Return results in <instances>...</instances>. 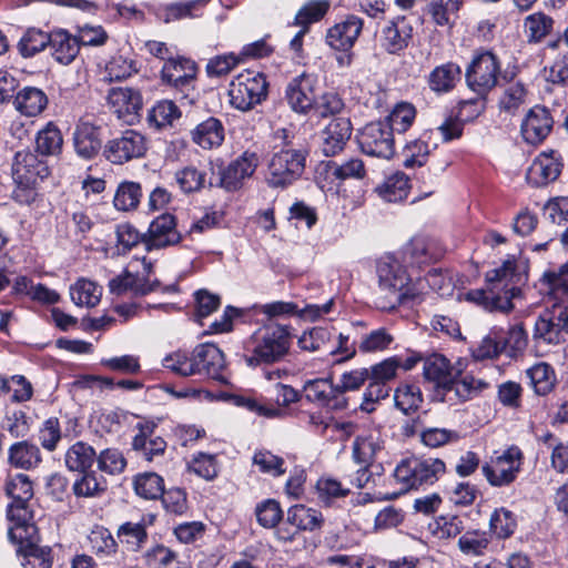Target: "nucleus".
<instances>
[{
    "label": "nucleus",
    "instance_id": "obj_48",
    "mask_svg": "<svg viewBox=\"0 0 568 568\" xmlns=\"http://www.w3.org/2000/svg\"><path fill=\"white\" fill-rule=\"evenodd\" d=\"M180 115V110L172 101L163 100L149 111L148 122L155 129H162L171 125Z\"/></svg>",
    "mask_w": 568,
    "mask_h": 568
},
{
    "label": "nucleus",
    "instance_id": "obj_41",
    "mask_svg": "<svg viewBox=\"0 0 568 568\" xmlns=\"http://www.w3.org/2000/svg\"><path fill=\"white\" fill-rule=\"evenodd\" d=\"M527 100V89L520 81L509 82L499 98V109L507 114H515Z\"/></svg>",
    "mask_w": 568,
    "mask_h": 568
},
{
    "label": "nucleus",
    "instance_id": "obj_14",
    "mask_svg": "<svg viewBox=\"0 0 568 568\" xmlns=\"http://www.w3.org/2000/svg\"><path fill=\"white\" fill-rule=\"evenodd\" d=\"M192 362L196 374L224 383L223 372L226 367L223 352L213 343L197 345L192 352Z\"/></svg>",
    "mask_w": 568,
    "mask_h": 568
},
{
    "label": "nucleus",
    "instance_id": "obj_39",
    "mask_svg": "<svg viewBox=\"0 0 568 568\" xmlns=\"http://www.w3.org/2000/svg\"><path fill=\"white\" fill-rule=\"evenodd\" d=\"M554 19L541 12H534L524 20V30L529 43L541 42L554 28Z\"/></svg>",
    "mask_w": 568,
    "mask_h": 568
},
{
    "label": "nucleus",
    "instance_id": "obj_5",
    "mask_svg": "<svg viewBox=\"0 0 568 568\" xmlns=\"http://www.w3.org/2000/svg\"><path fill=\"white\" fill-rule=\"evenodd\" d=\"M307 151L305 149L281 148L274 151L267 163L266 183L273 189H285L304 173Z\"/></svg>",
    "mask_w": 568,
    "mask_h": 568
},
{
    "label": "nucleus",
    "instance_id": "obj_47",
    "mask_svg": "<svg viewBox=\"0 0 568 568\" xmlns=\"http://www.w3.org/2000/svg\"><path fill=\"white\" fill-rule=\"evenodd\" d=\"M395 406L404 414L418 409L423 402L420 388L413 384H402L394 393Z\"/></svg>",
    "mask_w": 568,
    "mask_h": 568
},
{
    "label": "nucleus",
    "instance_id": "obj_38",
    "mask_svg": "<svg viewBox=\"0 0 568 568\" xmlns=\"http://www.w3.org/2000/svg\"><path fill=\"white\" fill-rule=\"evenodd\" d=\"M322 514L304 505L292 506L287 511V523L294 526L296 530H315L323 524Z\"/></svg>",
    "mask_w": 568,
    "mask_h": 568
},
{
    "label": "nucleus",
    "instance_id": "obj_53",
    "mask_svg": "<svg viewBox=\"0 0 568 568\" xmlns=\"http://www.w3.org/2000/svg\"><path fill=\"white\" fill-rule=\"evenodd\" d=\"M135 493L145 499H156L164 494L163 479L155 473H145L135 477Z\"/></svg>",
    "mask_w": 568,
    "mask_h": 568
},
{
    "label": "nucleus",
    "instance_id": "obj_32",
    "mask_svg": "<svg viewBox=\"0 0 568 568\" xmlns=\"http://www.w3.org/2000/svg\"><path fill=\"white\" fill-rule=\"evenodd\" d=\"M48 102V97L41 89L24 87L17 93L14 106L21 114L32 118L41 114Z\"/></svg>",
    "mask_w": 568,
    "mask_h": 568
},
{
    "label": "nucleus",
    "instance_id": "obj_34",
    "mask_svg": "<svg viewBox=\"0 0 568 568\" xmlns=\"http://www.w3.org/2000/svg\"><path fill=\"white\" fill-rule=\"evenodd\" d=\"M556 315L557 310L555 305L552 311L547 310L537 318L532 333L535 341L556 345L564 339L559 320H557Z\"/></svg>",
    "mask_w": 568,
    "mask_h": 568
},
{
    "label": "nucleus",
    "instance_id": "obj_45",
    "mask_svg": "<svg viewBox=\"0 0 568 568\" xmlns=\"http://www.w3.org/2000/svg\"><path fill=\"white\" fill-rule=\"evenodd\" d=\"M490 544L489 534L481 530H468L458 539V549L466 556H483Z\"/></svg>",
    "mask_w": 568,
    "mask_h": 568
},
{
    "label": "nucleus",
    "instance_id": "obj_57",
    "mask_svg": "<svg viewBox=\"0 0 568 568\" xmlns=\"http://www.w3.org/2000/svg\"><path fill=\"white\" fill-rule=\"evenodd\" d=\"M394 342L393 335L386 328H377L363 336L358 349L362 353L382 352Z\"/></svg>",
    "mask_w": 568,
    "mask_h": 568
},
{
    "label": "nucleus",
    "instance_id": "obj_16",
    "mask_svg": "<svg viewBox=\"0 0 568 568\" xmlns=\"http://www.w3.org/2000/svg\"><path fill=\"white\" fill-rule=\"evenodd\" d=\"M260 163V156L256 152L246 150L221 173V186L227 191L237 190L245 179L251 178Z\"/></svg>",
    "mask_w": 568,
    "mask_h": 568
},
{
    "label": "nucleus",
    "instance_id": "obj_1",
    "mask_svg": "<svg viewBox=\"0 0 568 568\" xmlns=\"http://www.w3.org/2000/svg\"><path fill=\"white\" fill-rule=\"evenodd\" d=\"M527 264L515 256L486 273V287L467 293V298L484 308L507 313L513 310V298L520 293V286L527 282Z\"/></svg>",
    "mask_w": 568,
    "mask_h": 568
},
{
    "label": "nucleus",
    "instance_id": "obj_8",
    "mask_svg": "<svg viewBox=\"0 0 568 568\" xmlns=\"http://www.w3.org/2000/svg\"><path fill=\"white\" fill-rule=\"evenodd\" d=\"M524 459V453L518 446H508L501 452H495L490 462L483 466V474L494 487L508 486L517 479Z\"/></svg>",
    "mask_w": 568,
    "mask_h": 568
},
{
    "label": "nucleus",
    "instance_id": "obj_64",
    "mask_svg": "<svg viewBox=\"0 0 568 568\" xmlns=\"http://www.w3.org/2000/svg\"><path fill=\"white\" fill-rule=\"evenodd\" d=\"M163 367L183 377L195 375L192 355L178 351L166 355L162 361Z\"/></svg>",
    "mask_w": 568,
    "mask_h": 568
},
{
    "label": "nucleus",
    "instance_id": "obj_25",
    "mask_svg": "<svg viewBox=\"0 0 568 568\" xmlns=\"http://www.w3.org/2000/svg\"><path fill=\"white\" fill-rule=\"evenodd\" d=\"M180 239L174 216L162 214L150 224L145 245L149 250L162 248L179 243Z\"/></svg>",
    "mask_w": 568,
    "mask_h": 568
},
{
    "label": "nucleus",
    "instance_id": "obj_54",
    "mask_svg": "<svg viewBox=\"0 0 568 568\" xmlns=\"http://www.w3.org/2000/svg\"><path fill=\"white\" fill-rule=\"evenodd\" d=\"M489 527L497 538H508L517 527L516 517L506 508L496 509L490 516Z\"/></svg>",
    "mask_w": 568,
    "mask_h": 568
},
{
    "label": "nucleus",
    "instance_id": "obj_27",
    "mask_svg": "<svg viewBox=\"0 0 568 568\" xmlns=\"http://www.w3.org/2000/svg\"><path fill=\"white\" fill-rule=\"evenodd\" d=\"M37 531L28 538H9L20 545L21 565L24 568H50L52 565L51 549L36 544Z\"/></svg>",
    "mask_w": 568,
    "mask_h": 568
},
{
    "label": "nucleus",
    "instance_id": "obj_52",
    "mask_svg": "<svg viewBox=\"0 0 568 568\" xmlns=\"http://www.w3.org/2000/svg\"><path fill=\"white\" fill-rule=\"evenodd\" d=\"M51 33L48 34L39 29H29L19 42L20 53L30 58L50 45Z\"/></svg>",
    "mask_w": 568,
    "mask_h": 568
},
{
    "label": "nucleus",
    "instance_id": "obj_63",
    "mask_svg": "<svg viewBox=\"0 0 568 568\" xmlns=\"http://www.w3.org/2000/svg\"><path fill=\"white\" fill-rule=\"evenodd\" d=\"M429 155L428 144L420 140L407 143L403 150V165L407 169L422 166Z\"/></svg>",
    "mask_w": 568,
    "mask_h": 568
},
{
    "label": "nucleus",
    "instance_id": "obj_30",
    "mask_svg": "<svg viewBox=\"0 0 568 568\" xmlns=\"http://www.w3.org/2000/svg\"><path fill=\"white\" fill-rule=\"evenodd\" d=\"M50 48L53 59L62 65L72 63L80 51L78 39L63 29L51 32Z\"/></svg>",
    "mask_w": 568,
    "mask_h": 568
},
{
    "label": "nucleus",
    "instance_id": "obj_2",
    "mask_svg": "<svg viewBox=\"0 0 568 568\" xmlns=\"http://www.w3.org/2000/svg\"><path fill=\"white\" fill-rule=\"evenodd\" d=\"M378 290L382 294L379 306L395 308L397 305L417 300L423 292L420 281L413 282L402 263L390 254L376 263Z\"/></svg>",
    "mask_w": 568,
    "mask_h": 568
},
{
    "label": "nucleus",
    "instance_id": "obj_50",
    "mask_svg": "<svg viewBox=\"0 0 568 568\" xmlns=\"http://www.w3.org/2000/svg\"><path fill=\"white\" fill-rule=\"evenodd\" d=\"M415 116L414 105L408 102H400L394 106L385 122L392 128L393 133H404L412 126Z\"/></svg>",
    "mask_w": 568,
    "mask_h": 568
},
{
    "label": "nucleus",
    "instance_id": "obj_35",
    "mask_svg": "<svg viewBox=\"0 0 568 568\" xmlns=\"http://www.w3.org/2000/svg\"><path fill=\"white\" fill-rule=\"evenodd\" d=\"M409 190V179L403 172H395L375 187L377 195L389 203H397L405 200Z\"/></svg>",
    "mask_w": 568,
    "mask_h": 568
},
{
    "label": "nucleus",
    "instance_id": "obj_42",
    "mask_svg": "<svg viewBox=\"0 0 568 568\" xmlns=\"http://www.w3.org/2000/svg\"><path fill=\"white\" fill-rule=\"evenodd\" d=\"M94 449L83 443L77 442L65 453V465L72 471H84L90 468L95 459Z\"/></svg>",
    "mask_w": 568,
    "mask_h": 568
},
{
    "label": "nucleus",
    "instance_id": "obj_10",
    "mask_svg": "<svg viewBox=\"0 0 568 568\" xmlns=\"http://www.w3.org/2000/svg\"><path fill=\"white\" fill-rule=\"evenodd\" d=\"M499 72L500 63L493 52H478L466 69L467 85L477 95L486 97L497 84Z\"/></svg>",
    "mask_w": 568,
    "mask_h": 568
},
{
    "label": "nucleus",
    "instance_id": "obj_61",
    "mask_svg": "<svg viewBox=\"0 0 568 568\" xmlns=\"http://www.w3.org/2000/svg\"><path fill=\"white\" fill-rule=\"evenodd\" d=\"M257 523L264 528H274L283 517L280 504L274 499H266L256 505Z\"/></svg>",
    "mask_w": 568,
    "mask_h": 568
},
{
    "label": "nucleus",
    "instance_id": "obj_7",
    "mask_svg": "<svg viewBox=\"0 0 568 568\" xmlns=\"http://www.w3.org/2000/svg\"><path fill=\"white\" fill-rule=\"evenodd\" d=\"M267 95L265 77L255 71L246 70L236 75L230 83V103L240 111H248L261 103Z\"/></svg>",
    "mask_w": 568,
    "mask_h": 568
},
{
    "label": "nucleus",
    "instance_id": "obj_6",
    "mask_svg": "<svg viewBox=\"0 0 568 568\" xmlns=\"http://www.w3.org/2000/svg\"><path fill=\"white\" fill-rule=\"evenodd\" d=\"M445 473V463L437 458L403 460L394 470V478L402 484L400 493L432 485Z\"/></svg>",
    "mask_w": 568,
    "mask_h": 568
},
{
    "label": "nucleus",
    "instance_id": "obj_49",
    "mask_svg": "<svg viewBox=\"0 0 568 568\" xmlns=\"http://www.w3.org/2000/svg\"><path fill=\"white\" fill-rule=\"evenodd\" d=\"M62 135L60 130L52 123L38 132L36 138L37 151L42 155H54L61 151Z\"/></svg>",
    "mask_w": 568,
    "mask_h": 568
},
{
    "label": "nucleus",
    "instance_id": "obj_28",
    "mask_svg": "<svg viewBox=\"0 0 568 568\" xmlns=\"http://www.w3.org/2000/svg\"><path fill=\"white\" fill-rule=\"evenodd\" d=\"M384 439L381 432L375 429L358 435L353 443V459L355 463L372 466L375 458L384 449Z\"/></svg>",
    "mask_w": 568,
    "mask_h": 568
},
{
    "label": "nucleus",
    "instance_id": "obj_55",
    "mask_svg": "<svg viewBox=\"0 0 568 568\" xmlns=\"http://www.w3.org/2000/svg\"><path fill=\"white\" fill-rule=\"evenodd\" d=\"M329 2L326 0H312L305 3L295 16V24L307 29V27L321 20L327 12Z\"/></svg>",
    "mask_w": 568,
    "mask_h": 568
},
{
    "label": "nucleus",
    "instance_id": "obj_12",
    "mask_svg": "<svg viewBox=\"0 0 568 568\" xmlns=\"http://www.w3.org/2000/svg\"><path fill=\"white\" fill-rule=\"evenodd\" d=\"M318 79L316 75L303 72L294 77L285 90V99L291 109L297 113L305 114L316 102V89Z\"/></svg>",
    "mask_w": 568,
    "mask_h": 568
},
{
    "label": "nucleus",
    "instance_id": "obj_56",
    "mask_svg": "<svg viewBox=\"0 0 568 568\" xmlns=\"http://www.w3.org/2000/svg\"><path fill=\"white\" fill-rule=\"evenodd\" d=\"M132 447L140 452L146 460L151 462L156 456L164 454L166 443L162 437L149 438L144 433H141L133 438Z\"/></svg>",
    "mask_w": 568,
    "mask_h": 568
},
{
    "label": "nucleus",
    "instance_id": "obj_23",
    "mask_svg": "<svg viewBox=\"0 0 568 568\" xmlns=\"http://www.w3.org/2000/svg\"><path fill=\"white\" fill-rule=\"evenodd\" d=\"M413 38V27L404 16H398L383 28L381 45L390 54H396L408 47Z\"/></svg>",
    "mask_w": 568,
    "mask_h": 568
},
{
    "label": "nucleus",
    "instance_id": "obj_24",
    "mask_svg": "<svg viewBox=\"0 0 568 568\" xmlns=\"http://www.w3.org/2000/svg\"><path fill=\"white\" fill-rule=\"evenodd\" d=\"M73 144L79 156L92 159L101 149L100 128L89 120L81 119L74 129Z\"/></svg>",
    "mask_w": 568,
    "mask_h": 568
},
{
    "label": "nucleus",
    "instance_id": "obj_22",
    "mask_svg": "<svg viewBox=\"0 0 568 568\" xmlns=\"http://www.w3.org/2000/svg\"><path fill=\"white\" fill-rule=\"evenodd\" d=\"M363 26L364 22L359 17L349 14L345 20L328 29L326 42L335 50L349 51L358 39Z\"/></svg>",
    "mask_w": 568,
    "mask_h": 568
},
{
    "label": "nucleus",
    "instance_id": "obj_9",
    "mask_svg": "<svg viewBox=\"0 0 568 568\" xmlns=\"http://www.w3.org/2000/svg\"><path fill=\"white\" fill-rule=\"evenodd\" d=\"M359 150L372 158L389 160L395 154L392 128L383 121L367 123L356 133Z\"/></svg>",
    "mask_w": 568,
    "mask_h": 568
},
{
    "label": "nucleus",
    "instance_id": "obj_17",
    "mask_svg": "<svg viewBox=\"0 0 568 568\" xmlns=\"http://www.w3.org/2000/svg\"><path fill=\"white\" fill-rule=\"evenodd\" d=\"M561 169L562 162L556 151L542 152L534 159L526 179L532 186H545L558 179Z\"/></svg>",
    "mask_w": 568,
    "mask_h": 568
},
{
    "label": "nucleus",
    "instance_id": "obj_60",
    "mask_svg": "<svg viewBox=\"0 0 568 568\" xmlns=\"http://www.w3.org/2000/svg\"><path fill=\"white\" fill-rule=\"evenodd\" d=\"M175 181L183 192H195L204 186L205 172L195 166H185L176 171Z\"/></svg>",
    "mask_w": 568,
    "mask_h": 568
},
{
    "label": "nucleus",
    "instance_id": "obj_13",
    "mask_svg": "<svg viewBox=\"0 0 568 568\" xmlns=\"http://www.w3.org/2000/svg\"><path fill=\"white\" fill-rule=\"evenodd\" d=\"M303 393L308 403L318 407L341 410L347 405L346 398L339 394L337 386L329 378L306 381Z\"/></svg>",
    "mask_w": 568,
    "mask_h": 568
},
{
    "label": "nucleus",
    "instance_id": "obj_4",
    "mask_svg": "<svg viewBox=\"0 0 568 568\" xmlns=\"http://www.w3.org/2000/svg\"><path fill=\"white\" fill-rule=\"evenodd\" d=\"M290 327L281 324H270L255 332L246 344L250 353L245 357L248 366L272 364L282 361L290 352Z\"/></svg>",
    "mask_w": 568,
    "mask_h": 568
},
{
    "label": "nucleus",
    "instance_id": "obj_58",
    "mask_svg": "<svg viewBox=\"0 0 568 568\" xmlns=\"http://www.w3.org/2000/svg\"><path fill=\"white\" fill-rule=\"evenodd\" d=\"M462 6V0H433L428 12L438 26H447Z\"/></svg>",
    "mask_w": 568,
    "mask_h": 568
},
{
    "label": "nucleus",
    "instance_id": "obj_21",
    "mask_svg": "<svg viewBox=\"0 0 568 568\" xmlns=\"http://www.w3.org/2000/svg\"><path fill=\"white\" fill-rule=\"evenodd\" d=\"M49 174L48 166L29 150L18 151L12 164V175L18 184L32 185Z\"/></svg>",
    "mask_w": 568,
    "mask_h": 568
},
{
    "label": "nucleus",
    "instance_id": "obj_40",
    "mask_svg": "<svg viewBox=\"0 0 568 568\" xmlns=\"http://www.w3.org/2000/svg\"><path fill=\"white\" fill-rule=\"evenodd\" d=\"M102 295V288L94 282L81 278L70 288L72 302L78 306L94 307L99 304Z\"/></svg>",
    "mask_w": 568,
    "mask_h": 568
},
{
    "label": "nucleus",
    "instance_id": "obj_18",
    "mask_svg": "<svg viewBox=\"0 0 568 568\" xmlns=\"http://www.w3.org/2000/svg\"><path fill=\"white\" fill-rule=\"evenodd\" d=\"M108 102L118 118L128 124L134 123L142 109V97L131 88H113L108 94Z\"/></svg>",
    "mask_w": 568,
    "mask_h": 568
},
{
    "label": "nucleus",
    "instance_id": "obj_11",
    "mask_svg": "<svg viewBox=\"0 0 568 568\" xmlns=\"http://www.w3.org/2000/svg\"><path fill=\"white\" fill-rule=\"evenodd\" d=\"M148 151V140L144 134L133 129L122 131L109 140L104 146V156L113 164H124L141 159Z\"/></svg>",
    "mask_w": 568,
    "mask_h": 568
},
{
    "label": "nucleus",
    "instance_id": "obj_29",
    "mask_svg": "<svg viewBox=\"0 0 568 568\" xmlns=\"http://www.w3.org/2000/svg\"><path fill=\"white\" fill-rule=\"evenodd\" d=\"M158 281L150 282L144 276L135 275L125 271L109 282V290L112 294L122 295L132 293L133 295H146L156 290Z\"/></svg>",
    "mask_w": 568,
    "mask_h": 568
},
{
    "label": "nucleus",
    "instance_id": "obj_62",
    "mask_svg": "<svg viewBox=\"0 0 568 568\" xmlns=\"http://www.w3.org/2000/svg\"><path fill=\"white\" fill-rule=\"evenodd\" d=\"M331 339V332L324 327H314L304 332L298 338V346L308 352L325 349Z\"/></svg>",
    "mask_w": 568,
    "mask_h": 568
},
{
    "label": "nucleus",
    "instance_id": "obj_36",
    "mask_svg": "<svg viewBox=\"0 0 568 568\" xmlns=\"http://www.w3.org/2000/svg\"><path fill=\"white\" fill-rule=\"evenodd\" d=\"M462 70L459 65L448 62L436 67L428 77L429 88L437 93H446L460 81Z\"/></svg>",
    "mask_w": 568,
    "mask_h": 568
},
{
    "label": "nucleus",
    "instance_id": "obj_44",
    "mask_svg": "<svg viewBox=\"0 0 568 568\" xmlns=\"http://www.w3.org/2000/svg\"><path fill=\"white\" fill-rule=\"evenodd\" d=\"M89 547L99 558H105L114 555L118 550V544L109 529L97 526L88 536Z\"/></svg>",
    "mask_w": 568,
    "mask_h": 568
},
{
    "label": "nucleus",
    "instance_id": "obj_43",
    "mask_svg": "<svg viewBox=\"0 0 568 568\" xmlns=\"http://www.w3.org/2000/svg\"><path fill=\"white\" fill-rule=\"evenodd\" d=\"M142 196L140 183L133 181L121 182L115 191L113 204L119 211H131L138 207Z\"/></svg>",
    "mask_w": 568,
    "mask_h": 568
},
{
    "label": "nucleus",
    "instance_id": "obj_15",
    "mask_svg": "<svg viewBox=\"0 0 568 568\" xmlns=\"http://www.w3.org/2000/svg\"><path fill=\"white\" fill-rule=\"evenodd\" d=\"M196 73L197 67L194 61L183 57L168 58L161 69V80L184 92L193 89Z\"/></svg>",
    "mask_w": 568,
    "mask_h": 568
},
{
    "label": "nucleus",
    "instance_id": "obj_3",
    "mask_svg": "<svg viewBox=\"0 0 568 568\" xmlns=\"http://www.w3.org/2000/svg\"><path fill=\"white\" fill-rule=\"evenodd\" d=\"M6 493L11 498L8 505L7 517L10 523L9 538H28L36 532L33 514L30 500L33 497V486L28 475L16 474L6 483Z\"/></svg>",
    "mask_w": 568,
    "mask_h": 568
},
{
    "label": "nucleus",
    "instance_id": "obj_51",
    "mask_svg": "<svg viewBox=\"0 0 568 568\" xmlns=\"http://www.w3.org/2000/svg\"><path fill=\"white\" fill-rule=\"evenodd\" d=\"M274 405H268L273 409H280L277 418L288 415V408L292 404L301 400L302 394L287 384L277 382L273 385Z\"/></svg>",
    "mask_w": 568,
    "mask_h": 568
},
{
    "label": "nucleus",
    "instance_id": "obj_20",
    "mask_svg": "<svg viewBox=\"0 0 568 568\" xmlns=\"http://www.w3.org/2000/svg\"><path fill=\"white\" fill-rule=\"evenodd\" d=\"M353 131L352 122L348 118H334L321 133V150L325 156H335L341 153Z\"/></svg>",
    "mask_w": 568,
    "mask_h": 568
},
{
    "label": "nucleus",
    "instance_id": "obj_19",
    "mask_svg": "<svg viewBox=\"0 0 568 568\" xmlns=\"http://www.w3.org/2000/svg\"><path fill=\"white\" fill-rule=\"evenodd\" d=\"M552 125L550 112L544 106L536 105L529 110L521 122V136L529 144H540L551 132Z\"/></svg>",
    "mask_w": 568,
    "mask_h": 568
},
{
    "label": "nucleus",
    "instance_id": "obj_46",
    "mask_svg": "<svg viewBox=\"0 0 568 568\" xmlns=\"http://www.w3.org/2000/svg\"><path fill=\"white\" fill-rule=\"evenodd\" d=\"M410 260L417 265L438 260L442 252L435 248V243L425 237H414L406 248Z\"/></svg>",
    "mask_w": 568,
    "mask_h": 568
},
{
    "label": "nucleus",
    "instance_id": "obj_59",
    "mask_svg": "<svg viewBox=\"0 0 568 568\" xmlns=\"http://www.w3.org/2000/svg\"><path fill=\"white\" fill-rule=\"evenodd\" d=\"M332 174L338 180L356 179L362 180L366 175L365 164L362 159L355 156L338 164L332 162Z\"/></svg>",
    "mask_w": 568,
    "mask_h": 568
},
{
    "label": "nucleus",
    "instance_id": "obj_33",
    "mask_svg": "<svg viewBox=\"0 0 568 568\" xmlns=\"http://www.w3.org/2000/svg\"><path fill=\"white\" fill-rule=\"evenodd\" d=\"M224 126L216 118H209L192 131V140L203 149L219 148L224 141Z\"/></svg>",
    "mask_w": 568,
    "mask_h": 568
},
{
    "label": "nucleus",
    "instance_id": "obj_31",
    "mask_svg": "<svg viewBox=\"0 0 568 568\" xmlns=\"http://www.w3.org/2000/svg\"><path fill=\"white\" fill-rule=\"evenodd\" d=\"M41 460L39 447L28 440L17 442L8 449V463L14 468L30 470L38 467Z\"/></svg>",
    "mask_w": 568,
    "mask_h": 568
},
{
    "label": "nucleus",
    "instance_id": "obj_26",
    "mask_svg": "<svg viewBox=\"0 0 568 568\" xmlns=\"http://www.w3.org/2000/svg\"><path fill=\"white\" fill-rule=\"evenodd\" d=\"M423 374L427 381L434 382L443 388H450V385L460 374V369L450 365L449 361L440 355L433 354L425 358L423 365Z\"/></svg>",
    "mask_w": 568,
    "mask_h": 568
},
{
    "label": "nucleus",
    "instance_id": "obj_37",
    "mask_svg": "<svg viewBox=\"0 0 568 568\" xmlns=\"http://www.w3.org/2000/svg\"><path fill=\"white\" fill-rule=\"evenodd\" d=\"M527 376L535 394L546 396L551 393L557 384L554 368L545 363H537L527 369Z\"/></svg>",
    "mask_w": 568,
    "mask_h": 568
}]
</instances>
